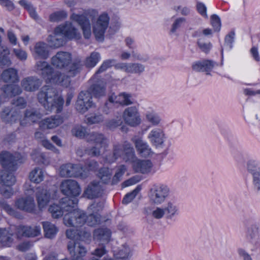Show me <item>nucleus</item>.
<instances>
[{
  "mask_svg": "<svg viewBox=\"0 0 260 260\" xmlns=\"http://www.w3.org/2000/svg\"><path fill=\"white\" fill-rule=\"evenodd\" d=\"M135 147L141 156L148 157L152 154L151 148L147 144L139 138L134 139Z\"/></svg>",
  "mask_w": 260,
  "mask_h": 260,
  "instance_id": "29",
  "label": "nucleus"
},
{
  "mask_svg": "<svg viewBox=\"0 0 260 260\" xmlns=\"http://www.w3.org/2000/svg\"><path fill=\"white\" fill-rule=\"evenodd\" d=\"M133 167L136 172L145 174L150 172L152 164L149 160H137L134 161Z\"/></svg>",
  "mask_w": 260,
  "mask_h": 260,
  "instance_id": "26",
  "label": "nucleus"
},
{
  "mask_svg": "<svg viewBox=\"0 0 260 260\" xmlns=\"http://www.w3.org/2000/svg\"><path fill=\"white\" fill-rule=\"evenodd\" d=\"M92 95L88 91H81L76 103L75 108L79 113L83 114L89 108L94 107Z\"/></svg>",
  "mask_w": 260,
  "mask_h": 260,
  "instance_id": "6",
  "label": "nucleus"
},
{
  "mask_svg": "<svg viewBox=\"0 0 260 260\" xmlns=\"http://www.w3.org/2000/svg\"><path fill=\"white\" fill-rule=\"evenodd\" d=\"M1 193L6 198H10L13 194V190L11 186L3 185L0 188Z\"/></svg>",
  "mask_w": 260,
  "mask_h": 260,
  "instance_id": "60",
  "label": "nucleus"
},
{
  "mask_svg": "<svg viewBox=\"0 0 260 260\" xmlns=\"http://www.w3.org/2000/svg\"><path fill=\"white\" fill-rule=\"evenodd\" d=\"M116 62V60L114 59H108L105 61L96 72L95 74H98L104 72L108 68L112 67V66H115Z\"/></svg>",
  "mask_w": 260,
  "mask_h": 260,
  "instance_id": "53",
  "label": "nucleus"
},
{
  "mask_svg": "<svg viewBox=\"0 0 260 260\" xmlns=\"http://www.w3.org/2000/svg\"><path fill=\"white\" fill-rule=\"evenodd\" d=\"M122 117L125 123L131 126H136L141 122L138 110L135 106L126 108Z\"/></svg>",
  "mask_w": 260,
  "mask_h": 260,
  "instance_id": "13",
  "label": "nucleus"
},
{
  "mask_svg": "<svg viewBox=\"0 0 260 260\" xmlns=\"http://www.w3.org/2000/svg\"><path fill=\"white\" fill-rule=\"evenodd\" d=\"M185 22V19L184 18H179L176 19L172 25L171 32L172 33L175 32L176 30L179 28Z\"/></svg>",
  "mask_w": 260,
  "mask_h": 260,
  "instance_id": "62",
  "label": "nucleus"
},
{
  "mask_svg": "<svg viewBox=\"0 0 260 260\" xmlns=\"http://www.w3.org/2000/svg\"><path fill=\"white\" fill-rule=\"evenodd\" d=\"M130 254V249L128 247L124 246L120 249L118 253V258L120 259H125L128 258Z\"/></svg>",
  "mask_w": 260,
  "mask_h": 260,
  "instance_id": "63",
  "label": "nucleus"
},
{
  "mask_svg": "<svg viewBox=\"0 0 260 260\" xmlns=\"http://www.w3.org/2000/svg\"><path fill=\"white\" fill-rule=\"evenodd\" d=\"M13 234L9 233L5 229H1L0 232V243L3 246H11L13 242Z\"/></svg>",
  "mask_w": 260,
  "mask_h": 260,
  "instance_id": "41",
  "label": "nucleus"
},
{
  "mask_svg": "<svg viewBox=\"0 0 260 260\" xmlns=\"http://www.w3.org/2000/svg\"><path fill=\"white\" fill-rule=\"evenodd\" d=\"M72 133L74 136L77 138H83L85 137H86L88 134L86 129L81 126H76L74 127L72 130Z\"/></svg>",
  "mask_w": 260,
  "mask_h": 260,
  "instance_id": "50",
  "label": "nucleus"
},
{
  "mask_svg": "<svg viewBox=\"0 0 260 260\" xmlns=\"http://www.w3.org/2000/svg\"><path fill=\"white\" fill-rule=\"evenodd\" d=\"M133 103L132 100V96L131 94H126L125 93H121L119 94L116 95L112 94L108 100V102H106L105 104L104 111L108 113V111L105 108H110L114 104H119L121 105L127 106Z\"/></svg>",
  "mask_w": 260,
  "mask_h": 260,
  "instance_id": "11",
  "label": "nucleus"
},
{
  "mask_svg": "<svg viewBox=\"0 0 260 260\" xmlns=\"http://www.w3.org/2000/svg\"><path fill=\"white\" fill-rule=\"evenodd\" d=\"M145 66L140 63H128V73L140 75L145 71Z\"/></svg>",
  "mask_w": 260,
  "mask_h": 260,
  "instance_id": "45",
  "label": "nucleus"
},
{
  "mask_svg": "<svg viewBox=\"0 0 260 260\" xmlns=\"http://www.w3.org/2000/svg\"><path fill=\"white\" fill-rule=\"evenodd\" d=\"M67 249L70 257L83 258L87 252L86 248L82 242L75 240H70L68 242Z\"/></svg>",
  "mask_w": 260,
  "mask_h": 260,
  "instance_id": "10",
  "label": "nucleus"
},
{
  "mask_svg": "<svg viewBox=\"0 0 260 260\" xmlns=\"http://www.w3.org/2000/svg\"><path fill=\"white\" fill-rule=\"evenodd\" d=\"M93 94L96 97L103 96L105 93V88L100 84H93L90 88Z\"/></svg>",
  "mask_w": 260,
  "mask_h": 260,
  "instance_id": "52",
  "label": "nucleus"
},
{
  "mask_svg": "<svg viewBox=\"0 0 260 260\" xmlns=\"http://www.w3.org/2000/svg\"><path fill=\"white\" fill-rule=\"evenodd\" d=\"M40 233L41 228L37 226L19 225L16 228V234L18 237L21 236L34 237L39 236Z\"/></svg>",
  "mask_w": 260,
  "mask_h": 260,
  "instance_id": "20",
  "label": "nucleus"
},
{
  "mask_svg": "<svg viewBox=\"0 0 260 260\" xmlns=\"http://www.w3.org/2000/svg\"><path fill=\"white\" fill-rule=\"evenodd\" d=\"M211 24L215 31H219L221 27V21L220 18L216 14L211 16Z\"/></svg>",
  "mask_w": 260,
  "mask_h": 260,
  "instance_id": "57",
  "label": "nucleus"
},
{
  "mask_svg": "<svg viewBox=\"0 0 260 260\" xmlns=\"http://www.w3.org/2000/svg\"><path fill=\"white\" fill-rule=\"evenodd\" d=\"M111 232L107 228H99L94 230L93 238L95 240L100 242L102 245H104L109 242Z\"/></svg>",
  "mask_w": 260,
  "mask_h": 260,
  "instance_id": "25",
  "label": "nucleus"
},
{
  "mask_svg": "<svg viewBox=\"0 0 260 260\" xmlns=\"http://www.w3.org/2000/svg\"><path fill=\"white\" fill-rule=\"evenodd\" d=\"M42 225L45 237L49 239L53 238L57 232V229L54 224L45 221L42 222Z\"/></svg>",
  "mask_w": 260,
  "mask_h": 260,
  "instance_id": "37",
  "label": "nucleus"
},
{
  "mask_svg": "<svg viewBox=\"0 0 260 260\" xmlns=\"http://www.w3.org/2000/svg\"><path fill=\"white\" fill-rule=\"evenodd\" d=\"M12 104L15 107L20 109L24 108L26 106V102L25 100L22 97H18L16 99L13 100Z\"/></svg>",
  "mask_w": 260,
  "mask_h": 260,
  "instance_id": "59",
  "label": "nucleus"
},
{
  "mask_svg": "<svg viewBox=\"0 0 260 260\" xmlns=\"http://www.w3.org/2000/svg\"><path fill=\"white\" fill-rule=\"evenodd\" d=\"M215 62L211 60L198 61L192 66V69L197 72H209L213 68Z\"/></svg>",
  "mask_w": 260,
  "mask_h": 260,
  "instance_id": "34",
  "label": "nucleus"
},
{
  "mask_svg": "<svg viewBox=\"0 0 260 260\" xmlns=\"http://www.w3.org/2000/svg\"><path fill=\"white\" fill-rule=\"evenodd\" d=\"M78 203L76 198L71 199L66 197L62 198L60 202L59 205L53 204L50 206L48 211L51 214L52 216L54 218H58L61 217L64 212H68L72 211Z\"/></svg>",
  "mask_w": 260,
  "mask_h": 260,
  "instance_id": "3",
  "label": "nucleus"
},
{
  "mask_svg": "<svg viewBox=\"0 0 260 260\" xmlns=\"http://www.w3.org/2000/svg\"><path fill=\"white\" fill-rule=\"evenodd\" d=\"M71 54L67 52H58L51 59L52 66L59 69H65L71 63Z\"/></svg>",
  "mask_w": 260,
  "mask_h": 260,
  "instance_id": "12",
  "label": "nucleus"
},
{
  "mask_svg": "<svg viewBox=\"0 0 260 260\" xmlns=\"http://www.w3.org/2000/svg\"><path fill=\"white\" fill-rule=\"evenodd\" d=\"M122 120L120 116L107 120L105 123L106 126L110 129H114L122 123Z\"/></svg>",
  "mask_w": 260,
  "mask_h": 260,
  "instance_id": "48",
  "label": "nucleus"
},
{
  "mask_svg": "<svg viewBox=\"0 0 260 260\" xmlns=\"http://www.w3.org/2000/svg\"><path fill=\"white\" fill-rule=\"evenodd\" d=\"M148 120L153 125H157L160 122L159 117L154 113H149L146 115Z\"/></svg>",
  "mask_w": 260,
  "mask_h": 260,
  "instance_id": "64",
  "label": "nucleus"
},
{
  "mask_svg": "<svg viewBox=\"0 0 260 260\" xmlns=\"http://www.w3.org/2000/svg\"><path fill=\"white\" fill-rule=\"evenodd\" d=\"M42 81L36 76H29L23 79L21 82L22 88L26 91L37 90L41 86Z\"/></svg>",
  "mask_w": 260,
  "mask_h": 260,
  "instance_id": "18",
  "label": "nucleus"
},
{
  "mask_svg": "<svg viewBox=\"0 0 260 260\" xmlns=\"http://www.w3.org/2000/svg\"><path fill=\"white\" fill-rule=\"evenodd\" d=\"M1 118L6 123L12 124L19 118V111L14 107H5L1 113Z\"/></svg>",
  "mask_w": 260,
  "mask_h": 260,
  "instance_id": "17",
  "label": "nucleus"
},
{
  "mask_svg": "<svg viewBox=\"0 0 260 260\" xmlns=\"http://www.w3.org/2000/svg\"><path fill=\"white\" fill-rule=\"evenodd\" d=\"M109 19L108 14L105 13L99 17L93 28V32L97 40H103L104 35L109 25Z\"/></svg>",
  "mask_w": 260,
  "mask_h": 260,
  "instance_id": "8",
  "label": "nucleus"
},
{
  "mask_svg": "<svg viewBox=\"0 0 260 260\" xmlns=\"http://www.w3.org/2000/svg\"><path fill=\"white\" fill-rule=\"evenodd\" d=\"M20 157L19 154L14 155L8 152H2L0 154V161L4 170L15 171L18 162H21L19 161Z\"/></svg>",
  "mask_w": 260,
  "mask_h": 260,
  "instance_id": "7",
  "label": "nucleus"
},
{
  "mask_svg": "<svg viewBox=\"0 0 260 260\" xmlns=\"http://www.w3.org/2000/svg\"><path fill=\"white\" fill-rule=\"evenodd\" d=\"M82 174V168L80 165L71 163L62 165L60 168L61 177H78Z\"/></svg>",
  "mask_w": 260,
  "mask_h": 260,
  "instance_id": "14",
  "label": "nucleus"
},
{
  "mask_svg": "<svg viewBox=\"0 0 260 260\" xmlns=\"http://www.w3.org/2000/svg\"><path fill=\"white\" fill-rule=\"evenodd\" d=\"M135 157V151L134 148L128 143L124 144V153L122 159L125 161H133Z\"/></svg>",
  "mask_w": 260,
  "mask_h": 260,
  "instance_id": "42",
  "label": "nucleus"
},
{
  "mask_svg": "<svg viewBox=\"0 0 260 260\" xmlns=\"http://www.w3.org/2000/svg\"><path fill=\"white\" fill-rule=\"evenodd\" d=\"M247 239L252 244L256 245L258 243V228L252 225L248 229Z\"/></svg>",
  "mask_w": 260,
  "mask_h": 260,
  "instance_id": "38",
  "label": "nucleus"
},
{
  "mask_svg": "<svg viewBox=\"0 0 260 260\" xmlns=\"http://www.w3.org/2000/svg\"><path fill=\"white\" fill-rule=\"evenodd\" d=\"M100 54L96 52H92L90 55L87 57L83 62V65L87 68L94 67L100 59Z\"/></svg>",
  "mask_w": 260,
  "mask_h": 260,
  "instance_id": "40",
  "label": "nucleus"
},
{
  "mask_svg": "<svg viewBox=\"0 0 260 260\" xmlns=\"http://www.w3.org/2000/svg\"><path fill=\"white\" fill-rule=\"evenodd\" d=\"M34 53L35 59H47L49 57L47 45L42 42L36 43L34 47Z\"/></svg>",
  "mask_w": 260,
  "mask_h": 260,
  "instance_id": "30",
  "label": "nucleus"
},
{
  "mask_svg": "<svg viewBox=\"0 0 260 260\" xmlns=\"http://www.w3.org/2000/svg\"><path fill=\"white\" fill-rule=\"evenodd\" d=\"M36 72L46 79L47 80L53 73V68L46 61L40 60L37 61L35 66Z\"/></svg>",
  "mask_w": 260,
  "mask_h": 260,
  "instance_id": "19",
  "label": "nucleus"
},
{
  "mask_svg": "<svg viewBox=\"0 0 260 260\" xmlns=\"http://www.w3.org/2000/svg\"><path fill=\"white\" fill-rule=\"evenodd\" d=\"M19 4L28 11L30 16L32 18L36 20L38 18L36 10L30 3L26 0H20L19 1Z\"/></svg>",
  "mask_w": 260,
  "mask_h": 260,
  "instance_id": "47",
  "label": "nucleus"
},
{
  "mask_svg": "<svg viewBox=\"0 0 260 260\" xmlns=\"http://www.w3.org/2000/svg\"><path fill=\"white\" fill-rule=\"evenodd\" d=\"M0 206L5 210L9 214L15 217L19 218L20 215L18 212L16 211L10 205L3 199H0Z\"/></svg>",
  "mask_w": 260,
  "mask_h": 260,
  "instance_id": "49",
  "label": "nucleus"
},
{
  "mask_svg": "<svg viewBox=\"0 0 260 260\" xmlns=\"http://www.w3.org/2000/svg\"><path fill=\"white\" fill-rule=\"evenodd\" d=\"M38 101L48 111L56 108L60 112L64 103L63 98L59 96L57 89L51 86H44L38 93Z\"/></svg>",
  "mask_w": 260,
  "mask_h": 260,
  "instance_id": "1",
  "label": "nucleus"
},
{
  "mask_svg": "<svg viewBox=\"0 0 260 260\" xmlns=\"http://www.w3.org/2000/svg\"><path fill=\"white\" fill-rule=\"evenodd\" d=\"M169 191V188L166 185H154L149 190L150 202L156 205L162 203L168 196Z\"/></svg>",
  "mask_w": 260,
  "mask_h": 260,
  "instance_id": "4",
  "label": "nucleus"
},
{
  "mask_svg": "<svg viewBox=\"0 0 260 260\" xmlns=\"http://www.w3.org/2000/svg\"><path fill=\"white\" fill-rule=\"evenodd\" d=\"M99 145H95L91 147L87 148L85 151L86 154L91 156H99L101 155V148Z\"/></svg>",
  "mask_w": 260,
  "mask_h": 260,
  "instance_id": "55",
  "label": "nucleus"
},
{
  "mask_svg": "<svg viewBox=\"0 0 260 260\" xmlns=\"http://www.w3.org/2000/svg\"><path fill=\"white\" fill-rule=\"evenodd\" d=\"M104 186L100 184V182L93 181L87 186L84 194L88 199H92L101 197L105 191Z\"/></svg>",
  "mask_w": 260,
  "mask_h": 260,
  "instance_id": "15",
  "label": "nucleus"
},
{
  "mask_svg": "<svg viewBox=\"0 0 260 260\" xmlns=\"http://www.w3.org/2000/svg\"><path fill=\"white\" fill-rule=\"evenodd\" d=\"M197 45L201 51L205 53H208L212 47V44L211 43H205L203 42L202 38H200L198 40Z\"/></svg>",
  "mask_w": 260,
  "mask_h": 260,
  "instance_id": "56",
  "label": "nucleus"
},
{
  "mask_svg": "<svg viewBox=\"0 0 260 260\" xmlns=\"http://www.w3.org/2000/svg\"><path fill=\"white\" fill-rule=\"evenodd\" d=\"M67 17V13L64 11H61L51 14L49 19L52 22H57L64 19Z\"/></svg>",
  "mask_w": 260,
  "mask_h": 260,
  "instance_id": "51",
  "label": "nucleus"
},
{
  "mask_svg": "<svg viewBox=\"0 0 260 260\" xmlns=\"http://www.w3.org/2000/svg\"><path fill=\"white\" fill-rule=\"evenodd\" d=\"M60 189L62 193L71 199L76 198L81 192L78 182L74 180L68 179L62 182Z\"/></svg>",
  "mask_w": 260,
  "mask_h": 260,
  "instance_id": "9",
  "label": "nucleus"
},
{
  "mask_svg": "<svg viewBox=\"0 0 260 260\" xmlns=\"http://www.w3.org/2000/svg\"><path fill=\"white\" fill-rule=\"evenodd\" d=\"M4 95L6 97H12L20 94L21 89L17 85H5L2 87Z\"/></svg>",
  "mask_w": 260,
  "mask_h": 260,
  "instance_id": "36",
  "label": "nucleus"
},
{
  "mask_svg": "<svg viewBox=\"0 0 260 260\" xmlns=\"http://www.w3.org/2000/svg\"><path fill=\"white\" fill-rule=\"evenodd\" d=\"M49 82L58 85L68 87L71 83L69 76L63 73L53 70V73L51 74L47 80Z\"/></svg>",
  "mask_w": 260,
  "mask_h": 260,
  "instance_id": "16",
  "label": "nucleus"
},
{
  "mask_svg": "<svg viewBox=\"0 0 260 260\" xmlns=\"http://www.w3.org/2000/svg\"><path fill=\"white\" fill-rule=\"evenodd\" d=\"M41 113L37 109H29L25 111L24 118L26 120L34 123L41 119Z\"/></svg>",
  "mask_w": 260,
  "mask_h": 260,
  "instance_id": "39",
  "label": "nucleus"
},
{
  "mask_svg": "<svg viewBox=\"0 0 260 260\" xmlns=\"http://www.w3.org/2000/svg\"><path fill=\"white\" fill-rule=\"evenodd\" d=\"M96 176L100 180V183L108 184L110 182L112 176V170L108 168L104 167L100 169L96 174Z\"/></svg>",
  "mask_w": 260,
  "mask_h": 260,
  "instance_id": "35",
  "label": "nucleus"
},
{
  "mask_svg": "<svg viewBox=\"0 0 260 260\" xmlns=\"http://www.w3.org/2000/svg\"><path fill=\"white\" fill-rule=\"evenodd\" d=\"M83 66V63L81 59L78 57L75 59L73 61L69 72L72 75V76H75L76 74L79 72Z\"/></svg>",
  "mask_w": 260,
  "mask_h": 260,
  "instance_id": "46",
  "label": "nucleus"
},
{
  "mask_svg": "<svg viewBox=\"0 0 260 260\" xmlns=\"http://www.w3.org/2000/svg\"><path fill=\"white\" fill-rule=\"evenodd\" d=\"M86 215L81 211H72L67 213L63 217L64 224L68 226L80 227L86 222Z\"/></svg>",
  "mask_w": 260,
  "mask_h": 260,
  "instance_id": "5",
  "label": "nucleus"
},
{
  "mask_svg": "<svg viewBox=\"0 0 260 260\" xmlns=\"http://www.w3.org/2000/svg\"><path fill=\"white\" fill-rule=\"evenodd\" d=\"M99 217L97 215L90 214L88 216H86V222L89 226H93L99 222Z\"/></svg>",
  "mask_w": 260,
  "mask_h": 260,
  "instance_id": "61",
  "label": "nucleus"
},
{
  "mask_svg": "<svg viewBox=\"0 0 260 260\" xmlns=\"http://www.w3.org/2000/svg\"><path fill=\"white\" fill-rule=\"evenodd\" d=\"M44 178V172L41 169L35 168L29 174V178L31 181L39 183L43 181Z\"/></svg>",
  "mask_w": 260,
  "mask_h": 260,
  "instance_id": "44",
  "label": "nucleus"
},
{
  "mask_svg": "<svg viewBox=\"0 0 260 260\" xmlns=\"http://www.w3.org/2000/svg\"><path fill=\"white\" fill-rule=\"evenodd\" d=\"M86 140L89 142H93L96 145L101 147H106L108 146L107 138L101 133L92 132L88 134L86 136Z\"/></svg>",
  "mask_w": 260,
  "mask_h": 260,
  "instance_id": "27",
  "label": "nucleus"
},
{
  "mask_svg": "<svg viewBox=\"0 0 260 260\" xmlns=\"http://www.w3.org/2000/svg\"><path fill=\"white\" fill-rule=\"evenodd\" d=\"M63 122L62 118L59 115L46 118L40 123V126L43 129L54 128Z\"/></svg>",
  "mask_w": 260,
  "mask_h": 260,
  "instance_id": "23",
  "label": "nucleus"
},
{
  "mask_svg": "<svg viewBox=\"0 0 260 260\" xmlns=\"http://www.w3.org/2000/svg\"><path fill=\"white\" fill-rule=\"evenodd\" d=\"M77 29L71 22L65 23L56 27L52 34L47 38L48 42L51 47L58 48L66 43V38L72 39L78 37Z\"/></svg>",
  "mask_w": 260,
  "mask_h": 260,
  "instance_id": "2",
  "label": "nucleus"
},
{
  "mask_svg": "<svg viewBox=\"0 0 260 260\" xmlns=\"http://www.w3.org/2000/svg\"><path fill=\"white\" fill-rule=\"evenodd\" d=\"M36 197L40 209L45 207L50 200V193L44 188L39 187L37 188Z\"/></svg>",
  "mask_w": 260,
  "mask_h": 260,
  "instance_id": "22",
  "label": "nucleus"
},
{
  "mask_svg": "<svg viewBox=\"0 0 260 260\" xmlns=\"http://www.w3.org/2000/svg\"><path fill=\"white\" fill-rule=\"evenodd\" d=\"M10 52L6 47H2L0 48V66H9L11 64L9 55Z\"/></svg>",
  "mask_w": 260,
  "mask_h": 260,
  "instance_id": "43",
  "label": "nucleus"
},
{
  "mask_svg": "<svg viewBox=\"0 0 260 260\" xmlns=\"http://www.w3.org/2000/svg\"><path fill=\"white\" fill-rule=\"evenodd\" d=\"M72 17L81 26L84 38L89 39L91 36V26L89 20L83 15H75Z\"/></svg>",
  "mask_w": 260,
  "mask_h": 260,
  "instance_id": "21",
  "label": "nucleus"
},
{
  "mask_svg": "<svg viewBox=\"0 0 260 260\" xmlns=\"http://www.w3.org/2000/svg\"><path fill=\"white\" fill-rule=\"evenodd\" d=\"M13 171L3 170L0 172V183L7 186H11L16 182V178L13 174Z\"/></svg>",
  "mask_w": 260,
  "mask_h": 260,
  "instance_id": "33",
  "label": "nucleus"
},
{
  "mask_svg": "<svg viewBox=\"0 0 260 260\" xmlns=\"http://www.w3.org/2000/svg\"><path fill=\"white\" fill-rule=\"evenodd\" d=\"M2 78L6 83H16L19 81L17 71L13 68L6 69L2 74Z\"/></svg>",
  "mask_w": 260,
  "mask_h": 260,
  "instance_id": "32",
  "label": "nucleus"
},
{
  "mask_svg": "<svg viewBox=\"0 0 260 260\" xmlns=\"http://www.w3.org/2000/svg\"><path fill=\"white\" fill-rule=\"evenodd\" d=\"M15 205L18 209L29 212H32L35 207L34 200L31 197L19 199L16 201Z\"/></svg>",
  "mask_w": 260,
  "mask_h": 260,
  "instance_id": "24",
  "label": "nucleus"
},
{
  "mask_svg": "<svg viewBox=\"0 0 260 260\" xmlns=\"http://www.w3.org/2000/svg\"><path fill=\"white\" fill-rule=\"evenodd\" d=\"M123 153L124 144L122 145L119 144L114 145L113 146V152L106 155L105 159L108 163L113 162L119 157L122 158Z\"/></svg>",
  "mask_w": 260,
  "mask_h": 260,
  "instance_id": "31",
  "label": "nucleus"
},
{
  "mask_svg": "<svg viewBox=\"0 0 260 260\" xmlns=\"http://www.w3.org/2000/svg\"><path fill=\"white\" fill-rule=\"evenodd\" d=\"M86 120L90 124L99 123L104 121V117L101 114H93L88 117Z\"/></svg>",
  "mask_w": 260,
  "mask_h": 260,
  "instance_id": "54",
  "label": "nucleus"
},
{
  "mask_svg": "<svg viewBox=\"0 0 260 260\" xmlns=\"http://www.w3.org/2000/svg\"><path fill=\"white\" fill-rule=\"evenodd\" d=\"M164 138L165 134L163 131L159 128L152 130L148 135L151 143L156 147L163 144Z\"/></svg>",
  "mask_w": 260,
  "mask_h": 260,
  "instance_id": "28",
  "label": "nucleus"
},
{
  "mask_svg": "<svg viewBox=\"0 0 260 260\" xmlns=\"http://www.w3.org/2000/svg\"><path fill=\"white\" fill-rule=\"evenodd\" d=\"M247 170L249 172L253 175V173L260 171V168L258 167L257 164L254 160H250L247 163Z\"/></svg>",
  "mask_w": 260,
  "mask_h": 260,
  "instance_id": "58",
  "label": "nucleus"
}]
</instances>
